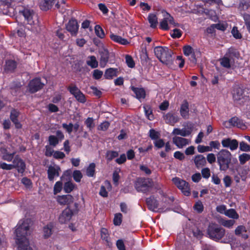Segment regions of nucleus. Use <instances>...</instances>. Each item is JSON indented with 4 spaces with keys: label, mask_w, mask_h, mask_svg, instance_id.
<instances>
[{
    "label": "nucleus",
    "mask_w": 250,
    "mask_h": 250,
    "mask_svg": "<svg viewBox=\"0 0 250 250\" xmlns=\"http://www.w3.org/2000/svg\"><path fill=\"white\" fill-rule=\"evenodd\" d=\"M31 221L30 219L21 220L15 230L16 242L18 245L19 250H33L30 246L29 243L26 236L30 234V227Z\"/></svg>",
    "instance_id": "1"
},
{
    "label": "nucleus",
    "mask_w": 250,
    "mask_h": 250,
    "mask_svg": "<svg viewBox=\"0 0 250 250\" xmlns=\"http://www.w3.org/2000/svg\"><path fill=\"white\" fill-rule=\"evenodd\" d=\"M217 163L220 171H227L232 160V154L227 149H221L216 154Z\"/></svg>",
    "instance_id": "2"
},
{
    "label": "nucleus",
    "mask_w": 250,
    "mask_h": 250,
    "mask_svg": "<svg viewBox=\"0 0 250 250\" xmlns=\"http://www.w3.org/2000/svg\"><path fill=\"white\" fill-rule=\"evenodd\" d=\"M154 53L161 62L166 65H170L173 62L172 52L167 47L157 46L154 48Z\"/></svg>",
    "instance_id": "3"
},
{
    "label": "nucleus",
    "mask_w": 250,
    "mask_h": 250,
    "mask_svg": "<svg viewBox=\"0 0 250 250\" xmlns=\"http://www.w3.org/2000/svg\"><path fill=\"white\" fill-rule=\"evenodd\" d=\"M207 234L211 239L218 242L225 234V230L217 224H210L207 229Z\"/></svg>",
    "instance_id": "4"
},
{
    "label": "nucleus",
    "mask_w": 250,
    "mask_h": 250,
    "mask_svg": "<svg viewBox=\"0 0 250 250\" xmlns=\"http://www.w3.org/2000/svg\"><path fill=\"white\" fill-rule=\"evenodd\" d=\"M238 52L234 48H229L224 56L220 59L221 65L226 68H230L234 62V59L238 57Z\"/></svg>",
    "instance_id": "5"
},
{
    "label": "nucleus",
    "mask_w": 250,
    "mask_h": 250,
    "mask_svg": "<svg viewBox=\"0 0 250 250\" xmlns=\"http://www.w3.org/2000/svg\"><path fill=\"white\" fill-rule=\"evenodd\" d=\"M152 186V181L148 178H139L135 183V188L137 191L144 193L149 192Z\"/></svg>",
    "instance_id": "6"
},
{
    "label": "nucleus",
    "mask_w": 250,
    "mask_h": 250,
    "mask_svg": "<svg viewBox=\"0 0 250 250\" xmlns=\"http://www.w3.org/2000/svg\"><path fill=\"white\" fill-rule=\"evenodd\" d=\"M232 94L233 99L236 104H243L249 100V96H246L244 95V89L238 86L233 88Z\"/></svg>",
    "instance_id": "7"
},
{
    "label": "nucleus",
    "mask_w": 250,
    "mask_h": 250,
    "mask_svg": "<svg viewBox=\"0 0 250 250\" xmlns=\"http://www.w3.org/2000/svg\"><path fill=\"white\" fill-rule=\"evenodd\" d=\"M75 210L72 211L69 207L65 208L59 215V221L61 224H66L70 221L73 215L78 211V204H74Z\"/></svg>",
    "instance_id": "8"
},
{
    "label": "nucleus",
    "mask_w": 250,
    "mask_h": 250,
    "mask_svg": "<svg viewBox=\"0 0 250 250\" xmlns=\"http://www.w3.org/2000/svg\"><path fill=\"white\" fill-rule=\"evenodd\" d=\"M172 181L184 195L188 196L190 194L189 185L186 181L178 177L173 178Z\"/></svg>",
    "instance_id": "9"
},
{
    "label": "nucleus",
    "mask_w": 250,
    "mask_h": 250,
    "mask_svg": "<svg viewBox=\"0 0 250 250\" xmlns=\"http://www.w3.org/2000/svg\"><path fill=\"white\" fill-rule=\"evenodd\" d=\"M163 19L160 22V28L163 30H167L169 29L168 24L176 26L173 18L167 12L165 11H162Z\"/></svg>",
    "instance_id": "10"
},
{
    "label": "nucleus",
    "mask_w": 250,
    "mask_h": 250,
    "mask_svg": "<svg viewBox=\"0 0 250 250\" xmlns=\"http://www.w3.org/2000/svg\"><path fill=\"white\" fill-rule=\"evenodd\" d=\"M67 89L79 102L83 104L85 103L86 100L84 95L76 85L69 86Z\"/></svg>",
    "instance_id": "11"
},
{
    "label": "nucleus",
    "mask_w": 250,
    "mask_h": 250,
    "mask_svg": "<svg viewBox=\"0 0 250 250\" xmlns=\"http://www.w3.org/2000/svg\"><path fill=\"white\" fill-rule=\"evenodd\" d=\"M21 13L29 25H36L37 21L33 10L25 8L21 11Z\"/></svg>",
    "instance_id": "12"
},
{
    "label": "nucleus",
    "mask_w": 250,
    "mask_h": 250,
    "mask_svg": "<svg viewBox=\"0 0 250 250\" xmlns=\"http://www.w3.org/2000/svg\"><path fill=\"white\" fill-rule=\"evenodd\" d=\"M221 144L223 147L229 148L231 151H234L237 149L239 143L236 139L224 138L221 140Z\"/></svg>",
    "instance_id": "13"
},
{
    "label": "nucleus",
    "mask_w": 250,
    "mask_h": 250,
    "mask_svg": "<svg viewBox=\"0 0 250 250\" xmlns=\"http://www.w3.org/2000/svg\"><path fill=\"white\" fill-rule=\"evenodd\" d=\"M60 0H42L40 3V8L42 10L47 11L52 7L55 5L56 8L59 9V2ZM63 2V0H61Z\"/></svg>",
    "instance_id": "14"
},
{
    "label": "nucleus",
    "mask_w": 250,
    "mask_h": 250,
    "mask_svg": "<svg viewBox=\"0 0 250 250\" xmlns=\"http://www.w3.org/2000/svg\"><path fill=\"white\" fill-rule=\"evenodd\" d=\"M44 84L41 82V79L36 78L29 83L28 88L30 92L35 93L43 88Z\"/></svg>",
    "instance_id": "15"
},
{
    "label": "nucleus",
    "mask_w": 250,
    "mask_h": 250,
    "mask_svg": "<svg viewBox=\"0 0 250 250\" xmlns=\"http://www.w3.org/2000/svg\"><path fill=\"white\" fill-rule=\"evenodd\" d=\"M79 27L77 20L74 19L70 20L66 24V29L72 36H76L77 35Z\"/></svg>",
    "instance_id": "16"
},
{
    "label": "nucleus",
    "mask_w": 250,
    "mask_h": 250,
    "mask_svg": "<svg viewBox=\"0 0 250 250\" xmlns=\"http://www.w3.org/2000/svg\"><path fill=\"white\" fill-rule=\"evenodd\" d=\"M64 135L60 130L56 131V136L50 135L48 137V142L50 146H55L59 142L62 141L64 139Z\"/></svg>",
    "instance_id": "17"
},
{
    "label": "nucleus",
    "mask_w": 250,
    "mask_h": 250,
    "mask_svg": "<svg viewBox=\"0 0 250 250\" xmlns=\"http://www.w3.org/2000/svg\"><path fill=\"white\" fill-rule=\"evenodd\" d=\"M60 167L57 165L50 166L47 170L48 178L50 181H53L55 177L59 176Z\"/></svg>",
    "instance_id": "18"
},
{
    "label": "nucleus",
    "mask_w": 250,
    "mask_h": 250,
    "mask_svg": "<svg viewBox=\"0 0 250 250\" xmlns=\"http://www.w3.org/2000/svg\"><path fill=\"white\" fill-rule=\"evenodd\" d=\"M146 203L148 209L151 211H156L157 209L158 210L160 209V208H158V201L154 195H152L149 198H147L146 199Z\"/></svg>",
    "instance_id": "19"
},
{
    "label": "nucleus",
    "mask_w": 250,
    "mask_h": 250,
    "mask_svg": "<svg viewBox=\"0 0 250 250\" xmlns=\"http://www.w3.org/2000/svg\"><path fill=\"white\" fill-rule=\"evenodd\" d=\"M172 142L179 148H182L190 143V140L179 136L173 137Z\"/></svg>",
    "instance_id": "20"
},
{
    "label": "nucleus",
    "mask_w": 250,
    "mask_h": 250,
    "mask_svg": "<svg viewBox=\"0 0 250 250\" xmlns=\"http://www.w3.org/2000/svg\"><path fill=\"white\" fill-rule=\"evenodd\" d=\"M56 200L61 205H69L73 202L74 198L70 194L59 195L57 196Z\"/></svg>",
    "instance_id": "21"
},
{
    "label": "nucleus",
    "mask_w": 250,
    "mask_h": 250,
    "mask_svg": "<svg viewBox=\"0 0 250 250\" xmlns=\"http://www.w3.org/2000/svg\"><path fill=\"white\" fill-rule=\"evenodd\" d=\"M17 62L14 60H9L6 61L4 66L5 73H11L13 72L17 67Z\"/></svg>",
    "instance_id": "22"
},
{
    "label": "nucleus",
    "mask_w": 250,
    "mask_h": 250,
    "mask_svg": "<svg viewBox=\"0 0 250 250\" xmlns=\"http://www.w3.org/2000/svg\"><path fill=\"white\" fill-rule=\"evenodd\" d=\"M164 120L167 124L173 125L179 120L178 116L175 114L169 112L164 116Z\"/></svg>",
    "instance_id": "23"
},
{
    "label": "nucleus",
    "mask_w": 250,
    "mask_h": 250,
    "mask_svg": "<svg viewBox=\"0 0 250 250\" xmlns=\"http://www.w3.org/2000/svg\"><path fill=\"white\" fill-rule=\"evenodd\" d=\"M0 152L2 154V159L8 162H10L14 158V156L16 153V151L15 150L9 152L7 148L4 147H1L0 148Z\"/></svg>",
    "instance_id": "24"
},
{
    "label": "nucleus",
    "mask_w": 250,
    "mask_h": 250,
    "mask_svg": "<svg viewBox=\"0 0 250 250\" xmlns=\"http://www.w3.org/2000/svg\"><path fill=\"white\" fill-rule=\"evenodd\" d=\"M13 163V165L14 166V167H16L18 168L19 172L22 173L24 171L25 165L21 159L17 156L15 157L14 159Z\"/></svg>",
    "instance_id": "25"
},
{
    "label": "nucleus",
    "mask_w": 250,
    "mask_h": 250,
    "mask_svg": "<svg viewBox=\"0 0 250 250\" xmlns=\"http://www.w3.org/2000/svg\"><path fill=\"white\" fill-rule=\"evenodd\" d=\"M13 163V165L14 166V167H16L18 168L19 172L22 173L24 171L25 165L21 159L17 156L15 157L14 159Z\"/></svg>",
    "instance_id": "26"
},
{
    "label": "nucleus",
    "mask_w": 250,
    "mask_h": 250,
    "mask_svg": "<svg viewBox=\"0 0 250 250\" xmlns=\"http://www.w3.org/2000/svg\"><path fill=\"white\" fill-rule=\"evenodd\" d=\"M229 123L232 126H236L243 129L246 128V125L243 121L236 117L231 118L229 120Z\"/></svg>",
    "instance_id": "27"
},
{
    "label": "nucleus",
    "mask_w": 250,
    "mask_h": 250,
    "mask_svg": "<svg viewBox=\"0 0 250 250\" xmlns=\"http://www.w3.org/2000/svg\"><path fill=\"white\" fill-rule=\"evenodd\" d=\"M109 37L112 41L120 44L126 45L129 43V42L126 39L123 38L122 37L116 35L112 32H110Z\"/></svg>",
    "instance_id": "28"
},
{
    "label": "nucleus",
    "mask_w": 250,
    "mask_h": 250,
    "mask_svg": "<svg viewBox=\"0 0 250 250\" xmlns=\"http://www.w3.org/2000/svg\"><path fill=\"white\" fill-rule=\"evenodd\" d=\"M188 103L187 101H184L181 105L180 113L181 116L184 119H188L189 116Z\"/></svg>",
    "instance_id": "29"
},
{
    "label": "nucleus",
    "mask_w": 250,
    "mask_h": 250,
    "mask_svg": "<svg viewBox=\"0 0 250 250\" xmlns=\"http://www.w3.org/2000/svg\"><path fill=\"white\" fill-rule=\"evenodd\" d=\"M147 20L150 27L152 29L157 28L158 25V17L155 13H149L148 15Z\"/></svg>",
    "instance_id": "30"
},
{
    "label": "nucleus",
    "mask_w": 250,
    "mask_h": 250,
    "mask_svg": "<svg viewBox=\"0 0 250 250\" xmlns=\"http://www.w3.org/2000/svg\"><path fill=\"white\" fill-rule=\"evenodd\" d=\"M131 89L135 94L136 98L140 101H141L142 100L145 98L146 91L144 88L132 86Z\"/></svg>",
    "instance_id": "31"
},
{
    "label": "nucleus",
    "mask_w": 250,
    "mask_h": 250,
    "mask_svg": "<svg viewBox=\"0 0 250 250\" xmlns=\"http://www.w3.org/2000/svg\"><path fill=\"white\" fill-rule=\"evenodd\" d=\"M194 162L198 168L204 166L206 164L205 157L202 155H197L194 157Z\"/></svg>",
    "instance_id": "32"
},
{
    "label": "nucleus",
    "mask_w": 250,
    "mask_h": 250,
    "mask_svg": "<svg viewBox=\"0 0 250 250\" xmlns=\"http://www.w3.org/2000/svg\"><path fill=\"white\" fill-rule=\"evenodd\" d=\"M246 227L243 225L238 226L235 230V234L237 236H241L243 238L246 239L248 238V235L246 232Z\"/></svg>",
    "instance_id": "33"
},
{
    "label": "nucleus",
    "mask_w": 250,
    "mask_h": 250,
    "mask_svg": "<svg viewBox=\"0 0 250 250\" xmlns=\"http://www.w3.org/2000/svg\"><path fill=\"white\" fill-rule=\"evenodd\" d=\"M117 68H110L105 70L104 76L106 79L110 80L117 76Z\"/></svg>",
    "instance_id": "34"
},
{
    "label": "nucleus",
    "mask_w": 250,
    "mask_h": 250,
    "mask_svg": "<svg viewBox=\"0 0 250 250\" xmlns=\"http://www.w3.org/2000/svg\"><path fill=\"white\" fill-rule=\"evenodd\" d=\"M191 132L189 130H187L185 128L180 129L175 128L173 129L172 134L174 135H180L183 137H186L189 135Z\"/></svg>",
    "instance_id": "35"
},
{
    "label": "nucleus",
    "mask_w": 250,
    "mask_h": 250,
    "mask_svg": "<svg viewBox=\"0 0 250 250\" xmlns=\"http://www.w3.org/2000/svg\"><path fill=\"white\" fill-rule=\"evenodd\" d=\"M109 55L107 50H104L101 53L100 64L101 67H104L108 61Z\"/></svg>",
    "instance_id": "36"
},
{
    "label": "nucleus",
    "mask_w": 250,
    "mask_h": 250,
    "mask_svg": "<svg viewBox=\"0 0 250 250\" xmlns=\"http://www.w3.org/2000/svg\"><path fill=\"white\" fill-rule=\"evenodd\" d=\"M86 64L92 68H96L98 66V62L94 56H90L88 57L86 61Z\"/></svg>",
    "instance_id": "37"
},
{
    "label": "nucleus",
    "mask_w": 250,
    "mask_h": 250,
    "mask_svg": "<svg viewBox=\"0 0 250 250\" xmlns=\"http://www.w3.org/2000/svg\"><path fill=\"white\" fill-rule=\"evenodd\" d=\"M95 163H90L86 169V174L88 177H94L95 174Z\"/></svg>",
    "instance_id": "38"
},
{
    "label": "nucleus",
    "mask_w": 250,
    "mask_h": 250,
    "mask_svg": "<svg viewBox=\"0 0 250 250\" xmlns=\"http://www.w3.org/2000/svg\"><path fill=\"white\" fill-rule=\"evenodd\" d=\"M225 215L228 216L230 218H232L234 219H237L239 218L238 214L233 208H230L229 209H227V211L225 213Z\"/></svg>",
    "instance_id": "39"
},
{
    "label": "nucleus",
    "mask_w": 250,
    "mask_h": 250,
    "mask_svg": "<svg viewBox=\"0 0 250 250\" xmlns=\"http://www.w3.org/2000/svg\"><path fill=\"white\" fill-rule=\"evenodd\" d=\"M52 225L48 224L43 228V236L47 238L50 236L52 234Z\"/></svg>",
    "instance_id": "40"
},
{
    "label": "nucleus",
    "mask_w": 250,
    "mask_h": 250,
    "mask_svg": "<svg viewBox=\"0 0 250 250\" xmlns=\"http://www.w3.org/2000/svg\"><path fill=\"white\" fill-rule=\"evenodd\" d=\"M143 108L147 118L150 121L153 120L154 116L150 107L148 105H145L143 106Z\"/></svg>",
    "instance_id": "41"
},
{
    "label": "nucleus",
    "mask_w": 250,
    "mask_h": 250,
    "mask_svg": "<svg viewBox=\"0 0 250 250\" xmlns=\"http://www.w3.org/2000/svg\"><path fill=\"white\" fill-rule=\"evenodd\" d=\"M75 184L71 182H67L64 184L63 189L67 193H70L74 188Z\"/></svg>",
    "instance_id": "42"
},
{
    "label": "nucleus",
    "mask_w": 250,
    "mask_h": 250,
    "mask_svg": "<svg viewBox=\"0 0 250 250\" xmlns=\"http://www.w3.org/2000/svg\"><path fill=\"white\" fill-rule=\"evenodd\" d=\"M238 158L240 163L241 165H244L250 160V155L247 153H243L239 156Z\"/></svg>",
    "instance_id": "43"
},
{
    "label": "nucleus",
    "mask_w": 250,
    "mask_h": 250,
    "mask_svg": "<svg viewBox=\"0 0 250 250\" xmlns=\"http://www.w3.org/2000/svg\"><path fill=\"white\" fill-rule=\"evenodd\" d=\"M119 154L117 151L109 150L106 152V158L107 161H110L114 158L117 157Z\"/></svg>",
    "instance_id": "44"
},
{
    "label": "nucleus",
    "mask_w": 250,
    "mask_h": 250,
    "mask_svg": "<svg viewBox=\"0 0 250 250\" xmlns=\"http://www.w3.org/2000/svg\"><path fill=\"white\" fill-rule=\"evenodd\" d=\"M193 209L198 213H201L204 210V206L201 201H198L193 206Z\"/></svg>",
    "instance_id": "45"
},
{
    "label": "nucleus",
    "mask_w": 250,
    "mask_h": 250,
    "mask_svg": "<svg viewBox=\"0 0 250 250\" xmlns=\"http://www.w3.org/2000/svg\"><path fill=\"white\" fill-rule=\"evenodd\" d=\"M123 216L121 213H116L114 215L113 223L115 226H119L122 222Z\"/></svg>",
    "instance_id": "46"
},
{
    "label": "nucleus",
    "mask_w": 250,
    "mask_h": 250,
    "mask_svg": "<svg viewBox=\"0 0 250 250\" xmlns=\"http://www.w3.org/2000/svg\"><path fill=\"white\" fill-rule=\"evenodd\" d=\"M95 32L96 35L100 38H103L105 36L103 29L99 25L95 26Z\"/></svg>",
    "instance_id": "47"
},
{
    "label": "nucleus",
    "mask_w": 250,
    "mask_h": 250,
    "mask_svg": "<svg viewBox=\"0 0 250 250\" xmlns=\"http://www.w3.org/2000/svg\"><path fill=\"white\" fill-rule=\"evenodd\" d=\"M125 62L129 68H133L135 66L134 61L132 57L129 55H126L125 57Z\"/></svg>",
    "instance_id": "48"
},
{
    "label": "nucleus",
    "mask_w": 250,
    "mask_h": 250,
    "mask_svg": "<svg viewBox=\"0 0 250 250\" xmlns=\"http://www.w3.org/2000/svg\"><path fill=\"white\" fill-rule=\"evenodd\" d=\"M62 188V183L61 181L57 182L54 187L53 192L55 195L60 193Z\"/></svg>",
    "instance_id": "49"
},
{
    "label": "nucleus",
    "mask_w": 250,
    "mask_h": 250,
    "mask_svg": "<svg viewBox=\"0 0 250 250\" xmlns=\"http://www.w3.org/2000/svg\"><path fill=\"white\" fill-rule=\"evenodd\" d=\"M73 177L76 182H80L83 177V175L81 171L76 170L73 172Z\"/></svg>",
    "instance_id": "50"
},
{
    "label": "nucleus",
    "mask_w": 250,
    "mask_h": 250,
    "mask_svg": "<svg viewBox=\"0 0 250 250\" xmlns=\"http://www.w3.org/2000/svg\"><path fill=\"white\" fill-rule=\"evenodd\" d=\"M209 147L211 149V151L213 149L219 150L220 147V143L218 141H211L209 143Z\"/></svg>",
    "instance_id": "51"
},
{
    "label": "nucleus",
    "mask_w": 250,
    "mask_h": 250,
    "mask_svg": "<svg viewBox=\"0 0 250 250\" xmlns=\"http://www.w3.org/2000/svg\"><path fill=\"white\" fill-rule=\"evenodd\" d=\"M160 133L159 132L155 131L154 129H151L149 131V136L150 138L153 140H155L158 139L160 137Z\"/></svg>",
    "instance_id": "52"
},
{
    "label": "nucleus",
    "mask_w": 250,
    "mask_h": 250,
    "mask_svg": "<svg viewBox=\"0 0 250 250\" xmlns=\"http://www.w3.org/2000/svg\"><path fill=\"white\" fill-rule=\"evenodd\" d=\"M239 148L240 150L245 152L250 151V146L245 142H241L239 144Z\"/></svg>",
    "instance_id": "53"
},
{
    "label": "nucleus",
    "mask_w": 250,
    "mask_h": 250,
    "mask_svg": "<svg viewBox=\"0 0 250 250\" xmlns=\"http://www.w3.org/2000/svg\"><path fill=\"white\" fill-rule=\"evenodd\" d=\"M214 153H208L207 156V160L208 163L212 164L217 161V156Z\"/></svg>",
    "instance_id": "54"
},
{
    "label": "nucleus",
    "mask_w": 250,
    "mask_h": 250,
    "mask_svg": "<svg viewBox=\"0 0 250 250\" xmlns=\"http://www.w3.org/2000/svg\"><path fill=\"white\" fill-rule=\"evenodd\" d=\"M23 0H0L1 3L7 7L10 6L13 2L20 3Z\"/></svg>",
    "instance_id": "55"
},
{
    "label": "nucleus",
    "mask_w": 250,
    "mask_h": 250,
    "mask_svg": "<svg viewBox=\"0 0 250 250\" xmlns=\"http://www.w3.org/2000/svg\"><path fill=\"white\" fill-rule=\"evenodd\" d=\"M19 115V112L16 109H12L10 114V119L12 122L16 121Z\"/></svg>",
    "instance_id": "56"
},
{
    "label": "nucleus",
    "mask_w": 250,
    "mask_h": 250,
    "mask_svg": "<svg viewBox=\"0 0 250 250\" xmlns=\"http://www.w3.org/2000/svg\"><path fill=\"white\" fill-rule=\"evenodd\" d=\"M234 223L235 221L233 220H223L222 221V225L228 228H231Z\"/></svg>",
    "instance_id": "57"
},
{
    "label": "nucleus",
    "mask_w": 250,
    "mask_h": 250,
    "mask_svg": "<svg viewBox=\"0 0 250 250\" xmlns=\"http://www.w3.org/2000/svg\"><path fill=\"white\" fill-rule=\"evenodd\" d=\"M103 75L102 71L99 69H95L93 72V77L95 80H99Z\"/></svg>",
    "instance_id": "58"
},
{
    "label": "nucleus",
    "mask_w": 250,
    "mask_h": 250,
    "mask_svg": "<svg viewBox=\"0 0 250 250\" xmlns=\"http://www.w3.org/2000/svg\"><path fill=\"white\" fill-rule=\"evenodd\" d=\"M182 36V31L179 29L175 28L173 30L172 33H171V36L172 38H179Z\"/></svg>",
    "instance_id": "59"
},
{
    "label": "nucleus",
    "mask_w": 250,
    "mask_h": 250,
    "mask_svg": "<svg viewBox=\"0 0 250 250\" xmlns=\"http://www.w3.org/2000/svg\"><path fill=\"white\" fill-rule=\"evenodd\" d=\"M243 18L245 21L247 28L250 33V15L249 14H244Z\"/></svg>",
    "instance_id": "60"
},
{
    "label": "nucleus",
    "mask_w": 250,
    "mask_h": 250,
    "mask_svg": "<svg viewBox=\"0 0 250 250\" xmlns=\"http://www.w3.org/2000/svg\"><path fill=\"white\" fill-rule=\"evenodd\" d=\"M201 174L204 178L208 179L210 176V169L208 167L204 168L201 170Z\"/></svg>",
    "instance_id": "61"
},
{
    "label": "nucleus",
    "mask_w": 250,
    "mask_h": 250,
    "mask_svg": "<svg viewBox=\"0 0 250 250\" xmlns=\"http://www.w3.org/2000/svg\"><path fill=\"white\" fill-rule=\"evenodd\" d=\"M0 168L3 169L11 170L14 168L13 164H7L4 162H0Z\"/></svg>",
    "instance_id": "62"
},
{
    "label": "nucleus",
    "mask_w": 250,
    "mask_h": 250,
    "mask_svg": "<svg viewBox=\"0 0 250 250\" xmlns=\"http://www.w3.org/2000/svg\"><path fill=\"white\" fill-rule=\"evenodd\" d=\"M198 151L200 153H204L205 152L211 151V149H210L209 146H205L202 145H199L197 147Z\"/></svg>",
    "instance_id": "63"
},
{
    "label": "nucleus",
    "mask_w": 250,
    "mask_h": 250,
    "mask_svg": "<svg viewBox=\"0 0 250 250\" xmlns=\"http://www.w3.org/2000/svg\"><path fill=\"white\" fill-rule=\"evenodd\" d=\"M173 156L175 158L182 161L185 159V156L184 154L179 151H177L174 153Z\"/></svg>",
    "instance_id": "64"
}]
</instances>
